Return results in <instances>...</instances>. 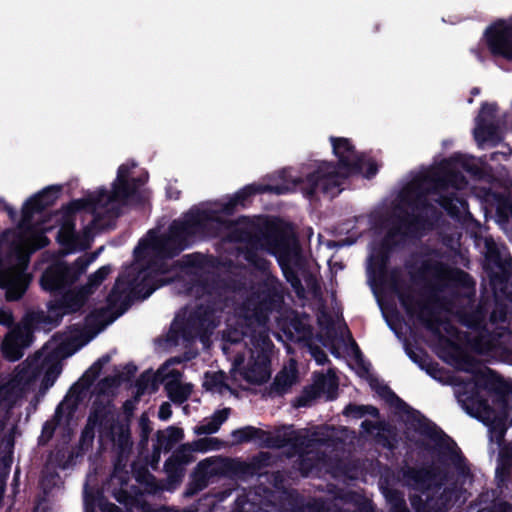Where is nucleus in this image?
<instances>
[{
  "mask_svg": "<svg viewBox=\"0 0 512 512\" xmlns=\"http://www.w3.org/2000/svg\"><path fill=\"white\" fill-rule=\"evenodd\" d=\"M420 428L423 435L444 449L439 451V461L445 464L446 459L449 460L453 471H441L438 479L433 466L404 468L402 476L406 485L421 494L410 498L413 509L415 512H448L454 506L462 508L470 496L465 485L473 479L467 459L436 424L424 422Z\"/></svg>",
  "mask_w": 512,
  "mask_h": 512,
  "instance_id": "f257e3e1",
  "label": "nucleus"
},
{
  "mask_svg": "<svg viewBox=\"0 0 512 512\" xmlns=\"http://www.w3.org/2000/svg\"><path fill=\"white\" fill-rule=\"evenodd\" d=\"M330 141L337 162H317L312 171L294 181L310 201L318 200L320 196L336 197L342 191L345 180L362 172L363 157L357 153L350 139L332 136Z\"/></svg>",
  "mask_w": 512,
  "mask_h": 512,
  "instance_id": "f03ea898",
  "label": "nucleus"
},
{
  "mask_svg": "<svg viewBox=\"0 0 512 512\" xmlns=\"http://www.w3.org/2000/svg\"><path fill=\"white\" fill-rule=\"evenodd\" d=\"M467 181L460 172L446 173H419L407 183L401 193L400 199L410 208L430 213L438 218L437 208L427 198L428 194H439L435 202L443 208L453 219L461 217V209L468 208L465 198L456 192L444 193L448 188L460 189Z\"/></svg>",
  "mask_w": 512,
  "mask_h": 512,
  "instance_id": "7ed1b4c3",
  "label": "nucleus"
},
{
  "mask_svg": "<svg viewBox=\"0 0 512 512\" xmlns=\"http://www.w3.org/2000/svg\"><path fill=\"white\" fill-rule=\"evenodd\" d=\"M428 275L433 277V281L427 283L425 301L417 303V320L431 333L440 334L442 320L437 310V306L441 304L439 293L446 286L474 291L476 283L468 272L431 258L422 260L418 270L410 272V278L414 283L425 282Z\"/></svg>",
  "mask_w": 512,
  "mask_h": 512,
  "instance_id": "20e7f679",
  "label": "nucleus"
},
{
  "mask_svg": "<svg viewBox=\"0 0 512 512\" xmlns=\"http://www.w3.org/2000/svg\"><path fill=\"white\" fill-rule=\"evenodd\" d=\"M206 212L200 209H190L182 220H174L165 235H152L149 239H141L134 248L136 259L144 257L146 250H152L157 267L166 269L163 262L177 257L189 247V240L197 234H203V222L208 220Z\"/></svg>",
  "mask_w": 512,
  "mask_h": 512,
  "instance_id": "39448f33",
  "label": "nucleus"
},
{
  "mask_svg": "<svg viewBox=\"0 0 512 512\" xmlns=\"http://www.w3.org/2000/svg\"><path fill=\"white\" fill-rule=\"evenodd\" d=\"M208 214V220L203 222V234L217 237L226 232L224 239L229 243H241L243 247L266 244L267 251L276 243L269 234L274 232L276 239H279L285 230L277 221H268L261 228H256L250 223L234 222L224 218L216 210H201Z\"/></svg>",
  "mask_w": 512,
  "mask_h": 512,
  "instance_id": "423d86ee",
  "label": "nucleus"
},
{
  "mask_svg": "<svg viewBox=\"0 0 512 512\" xmlns=\"http://www.w3.org/2000/svg\"><path fill=\"white\" fill-rule=\"evenodd\" d=\"M492 304L490 298L481 297L475 306L457 313L459 323L476 333L469 344L473 351L481 355L502 349L509 343L512 335L509 327L497 326L492 330L488 328V314Z\"/></svg>",
  "mask_w": 512,
  "mask_h": 512,
  "instance_id": "0eeeda50",
  "label": "nucleus"
},
{
  "mask_svg": "<svg viewBox=\"0 0 512 512\" xmlns=\"http://www.w3.org/2000/svg\"><path fill=\"white\" fill-rule=\"evenodd\" d=\"M424 212L412 213L401 210V213L393 214L389 220L390 226L379 245L394 252L396 248L404 245L407 239L421 237L425 230L432 227V222Z\"/></svg>",
  "mask_w": 512,
  "mask_h": 512,
  "instance_id": "6e6552de",
  "label": "nucleus"
},
{
  "mask_svg": "<svg viewBox=\"0 0 512 512\" xmlns=\"http://www.w3.org/2000/svg\"><path fill=\"white\" fill-rule=\"evenodd\" d=\"M89 261L83 257H78L73 263L69 264L63 259L53 260L42 272L39 284L43 291L50 293L54 297L72 288V286L85 273Z\"/></svg>",
  "mask_w": 512,
  "mask_h": 512,
  "instance_id": "1a4fd4ad",
  "label": "nucleus"
},
{
  "mask_svg": "<svg viewBox=\"0 0 512 512\" xmlns=\"http://www.w3.org/2000/svg\"><path fill=\"white\" fill-rule=\"evenodd\" d=\"M58 296L48 303L47 313L37 311L30 314L32 324L44 331H51L61 323L65 315L79 312L87 302V294L81 289L70 288Z\"/></svg>",
  "mask_w": 512,
  "mask_h": 512,
  "instance_id": "9d476101",
  "label": "nucleus"
},
{
  "mask_svg": "<svg viewBox=\"0 0 512 512\" xmlns=\"http://www.w3.org/2000/svg\"><path fill=\"white\" fill-rule=\"evenodd\" d=\"M126 276L122 272L106 297L107 306L91 311L85 318L87 325L99 330L123 315L132 304L130 289H126Z\"/></svg>",
  "mask_w": 512,
  "mask_h": 512,
  "instance_id": "9b49d317",
  "label": "nucleus"
},
{
  "mask_svg": "<svg viewBox=\"0 0 512 512\" xmlns=\"http://www.w3.org/2000/svg\"><path fill=\"white\" fill-rule=\"evenodd\" d=\"M458 397L468 414L481 419L489 426L492 438L497 442L503 441L509 415L497 414L495 408L489 405L488 400L480 394L476 386H473L470 391L459 393Z\"/></svg>",
  "mask_w": 512,
  "mask_h": 512,
  "instance_id": "f8f14e48",
  "label": "nucleus"
},
{
  "mask_svg": "<svg viewBox=\"0 0 512 512\" xmlns=\"http://www.w3.org/2000/svg\"><path fill=\"white\" fill-rule=\"evenodd\" d=\"M63 211V216L69 218H74L76 213L80 211L89 212L93 215V219L84 229L85 234L90 231L103 232L113 229L116 219L121 215V209L119 208L106 209V213H103L96 192L70 201L63 207Z\"/></svg>",
  "mask_w": 512,
  "mask_h": 512,
  "instance_id": "ddd939ff",
  "label": "nucleus"
},
{
  "mask_svg": "<svg viewBox=\"0 0 512 512\" xmlns=\"http://www.w3.org/2000/svg\"><path fill=\"white\" fill-rule=\"evenodd\" d=\"M63 211V216L69 218H74L76 213L80 211L89 212L93 215V219L84 229L85 234L90 231L103 232L113 229L116 219L121 215V209L119 208L106 209V213H103L96 192L70 201L63 207Z\"/></svg>",
  "mask_w": 512,
  "mask_h": 512,
  "instance_id": "4468645a",
  "label": "nucleus"
},
{
  "mask_svg": "<svg viewBox=\"0 0 512 512\" xmlns=\"http://www.w3.org/2000/svg\"><path fill=\"white\" fill-rule=\"evenodd\" d=\"M223 308L224 302L221 296L209 295L189 314L184 327V335L201 339L208 337L218 326L217 314L222 312Z\"/></svg>",
  "mask_w": 512,
  "mask_h": 512,
  "instance_id": "2eb2a0df",
  "label": "nucleus"
},
{
  "mask_svg": "<svg viewBox=\"0 0 512 512\" xmlns=\"http://www.w3.org/2000/svg\"><path fill=\"white\" fill-rule=\"evenodd\" d=\"M484 269L487 272L490 285L495 294L500 293L507 299H512L508 292L509 280L512 278V258H503L493 239L485 240Z\"/></svg>",
  "mask_w": 512,
  "mask_h": 512,
  "instance_id": "dca6fc26",
  "label": "nucleus"
},
{
  "mask_svg": "<svg viewBox=\"0 0 512 512\" xmlns=\"http://www.w3.org/2000/svg\"><path fill=\"white\" fill-rule=\"evenodd\" d=\"M253 344L255 350L251 351L247 364L240 370V375L249 384L261 385L271 376V351L274 344L264 334L255 337Z\"/></svg>",
  "mask_w": 512,
  "mask_h": 512,
  "instance_id": "f3484780",
  "label": "nucleus"
},
{
  "mask_svg": "<svg viewBox=\"0 0 512 512\" xmlns=\"http://www.w3.org/2000/svg\"><path fill=\"white\" fill-rule=\"evenodd\" d=\"M10 254L15 256L23 265L7 267L0 275V289L5 292V298L9 302L19 301L23 298L32 280V276L26 271L28 258L22 253L19 246L11 248Z\"/></svg>",
  "mask_w": 512,
  "mask_h": 512,
  "instance_id": "a211bd4d",
  "label": "nucleus"
},
{
  "mask_svg": "<svg viewBox=\"0 0 512 512\" xmlns=\"http://www.w3.org/2000/svg\"><path fill=\"white\" fill-rule=\"evenodd\" d=\"M269 238H272L276 243L268 252L276 257L286 281L295 292H303L302 281L295 269V266L299 263V252L291 246L288 234L284 232L279 239H275L277 238L275 233L271 232Z\"/></svg>",
  "mask_w": 512,
  "mask_h": 512,
  "instance_id": "6ab92c4d",
  "label": "nucleus"
},
{
  "mask_svg": "<svg viewBox=\"0 0 512 512\" xmlns=\"http://www.w3.org/2000/svg\"><path fill=\"white\" fill-rule=\"evenodd\" d=\"M483 39L492 57L512 62V16L490 24L484 31Z\"/></svg>",
  "mask_w": 512,
  "mask_h": 512,
  "instance_id": "aec40b11",
  "label": "nucleus"
},
{
  "mask_svg": "<svg viewBox=\"0 0 512 512\" xmlns=\"http://www.w3.org/2000/svg\"><path fill=\"white\" fill-rule=\"evenodd\" d=\"M166 271L167 269L157 267L155 261H149L148 265L141 269L132 267L123 272L127 277L126 289H130L133 298L144 300L159 287L155 284L152 273L163 274Z\"/></svg>",
  "mask_w": 512,
  "mask_h": 512,
  "instance_id": "412c9836",
  "label": "nucleus"
},
{
  "mask_svg": "<svg viewBox=\"0 0 512 512\" xmlns=\"http://www.w3.org/2000/svg\"><path fill=\"white\" fill-rule=\"evenodd\" d=\"M231 436L239 444L260 441L263 447L273 449H281L288 445L296 446L300 440V437L288 433L271 435L269 432L254 426L235 429L231 432Z\"/></svg>",
  "mask_w": 512,
  "mask_h": 512,
  "instance_id": "4be33fe9",
  "label": "nucleus"
},
{
  "mask_svg": "<svg viewBox=\"0 0 512 512\" xmlns=\"http://www.w3.org/2000/svg\"><path fill=\"white\" fill-rule=\"evenodd\" d=\"M289 191L290 188L285 184H249L237 191L227 202L223 203L218 212L224 215H233L238 206L246 207L251 202V198L257 194L284 195Z\"/></svg>",
  "mask_w": 512,
  "mask_h": 512,
  "instance_id": "5701e85b",
  "label": "nucleus"
},
{
  "mask_svg": "<svg viewBox=\"0 0 512 512\" xmlns=\"http://www.w3.org/2000/svg\"><path fill=\"white\" fill-rule=\"evenodd\" d=\"M142 184L141 178L133 177L130 180L114 181L111 191L106 188L96 191L103 213H106V209L118 208L117 206H110V204H125L130 198L136 196Z\"/></svg>",
  "mask_w": 512,
  "mask_h": 512,
  "instance_id": "b1692460",
  "label": "nucleus"
},
{
  "mask_svg": "<svg viewBox=\"0 0 512 512\" xmlns=\"http://www.w3.org/2000/svg\"><path fill=\"white\" fill-rule=\"evenodd\" d=\"M61 191V186L52 185L27 199L22 206L21 223L23 225L31 223L35 214L41 213L53 206L59 198Z\"/></svg>",
  "mask_w": 512,
  "mask_h": 512,
  "instance_id": "393cba45",
  "label": "nucleus"
},
{
  "mask_svg": "<svg viewBox=\"0 0 512 512\" xmlns=\"http://www.w3.org/2000/svg\"><path fill=\"white\" fill-rule=\"evenodd\" d=\"M257 309L264 313H271L276 310L283 302L282 284L277 277L268 274L266 278L259 283L256 292Z\"/></svg>",
  "mask_w": 512,
  "mask_h": 512,
  "instance_id": "a878e982",
  "label": "nucleus"
},
{
  "mask_svg": "<svg viewBox=\"0 0 512 512\" xmlns=\"http://www.w3.org/2000/svg\"><path fill=\"white\" fill-rule=\"evenodd\" d=\"M268 458L266 453H260L253 457L250 462L239 461L231 458H218L215 462L219 475H233L239 478L251 477L260 471L266 465L264 462Z\"/></svg>",
  "mask_w": 512,
  "mask_h": 512,
  "instance_id": "bb28decb",
  "label": "nucleus"
},
{
  "mask_svg": "<svg viewBox=\"0 0 512 512\" xmlns=\"http://www.w3.org/2000/svg\"><path fill=\"white\" fill-rule=\"evenodd\" d=\"M485 389L492 395V402L497 414L510 415L512 400V386L498 376L487 377Z\"/></svg>",
  "mask_w": 512,
  "mask_h": 512,
  "instance_id": "cd10ccee",
  "label": "nucleus"
},
{
  "mask_svg": "<svg viewBox=\"0 0 512 512\" xmlns=\"http://www.w3.org/2000/svg\"><path fill=\"white\" fill-rule=\"evenodd\" d=\"M380 282L388 284L390 290L398 297V300L401 306L406 311L407 315L417 316V313L419 311L417 303L420 300L415 301L414 296L403 289L404 282L401 277V271L398 267L391 269L389 272L387 271V276L384 278L383 281Z\"/></svg>",
  "mask_w": 512,
  "mask_h": 512,
  "instance_id": "c85d7f7f",
  "label": "nucleus"
},
{
  "mask_svg": "<svg viewBox=\"0 0 512 512\" xmlns=\"http://www.w3.org/2000/svg\"><path fill=\"white\" fill-rule=\"evenodd\" d=\"M216 475H219V471L213 458L201 460L191 474L185 495L192 497L198 494L208 486L209 479Z\"/></svg>",
  "mask_w": 512,
  "mask_h": 512,
  "instance_id": "c756f323",
  "label": "nucleus"
},
{
  "mask_svg": "<svg viewBox=\"0 0 512 512\" xmlns=\"http://www.w3.org/2000/svg\"><path fill=\"white\" fill-rule=\"evenodd\" d=\"M114 404L112 400L96 398L91 406L86 423L113 432L115 426Z\"/></svg>",
  "mask_w": 512,
  "mask_h": 512,
  "instance_id": "7c9ffc66",
  "label": "nucleus"
},
{
  "mask_svg": "<svg viewBox=\"0 0 512 512\" xmlns=\"http://www.w3.org/2000/svg\"><path fill=\"white\" fill-rule=\"evenodd\" d=\"M326 385L327 379L324 375H321L313 385L303 388L301 394L295 398L293 405L297 408L309 406L313 400L320 396ZM337 390L338 384L334 381H330L328 383L327 398L330 400L335 399L337 396Z\"/></svg>",
  "mask_w": 512,
  "mask_h": 512,
  "instance_id": "2f4dec72",
  "label": "nucleus"
},
{
  "mask_svg": "<svg viewBox=\"0 0 512 512\" xmlns=\"http://www.w3.org/2000/svg\"><path fill=\"white\" fill-rule=\"evenodd\" d=\"M473 136L479 146L488 143L495 147L499 145L503 140L499 125L496 122L476 123V126L473 130Z\"/></svg>",
  "mask_w": 512,
  "mask_h": 512,
  "instance_id": "473e14b6",
  "label": "nucleus"
},
{
  "mask_svg": "<svg viewBox=\"0 0 512 512\" xmlns=\"http://www.w3.org/2000/svg\"><path fill=\"white\" fill-rule=\"evenodd\" d=\"M288 339L293 342H307L312 339V327L298 314L292 317L283 329Z\"/></svg>",
  "mask_w": 512,
  "mask_h": 512,
  "instance_id": "72a5a7b5",
  "label": "nucleus"
},
{
  "mask_svg": "<svg viewBox=\"0 0 512 512\" xmlns=\"http://www.w3.org/2000/svg\"><path fill=\"white\" fill-rule=\"evenodd\" d=\"M393 251L378 246L370 257L369 273L375 279L383 281L387 276L388 265Z\"/></svg>",
  "mask_w": 512,
  "mask_h": 512,
  "instance_id": "f704fd0d",
  "label": "nucleus"
},
{
  "mask_svg": "<svg viewBox=\"0 0 512 512\" xmlns=\"http://www.w3.org/2000/svg\"><path fill=\"white\" fill-rule=\"evenodd\" d=\"M512 476V444L503 447L497 459L495 478L499 487L506 485Z\"/></svg>",
  "mask_w": 512,
  "mask_h": 512,
  "instance_id": "c9c22d12",
  "label": "nucleus"
},
{
  "mask_svg": "<svg viewBox=\"0 0 512 512\" xmlns=\"http://www.w3.org/2000/svg\"><path fill=\"white\" fill-rule=\"evenodd\" d=\"M260 249L267 250L266 244L254 245L253 247H240L238 253L243 256L244 260L254 269L266 273L270 268V261L259 254Z\"/></svg>",
  "mask_w": 512,
  "mask_h": 512,
  "instance_id": "e433bc0d",
  "label": "nucleus"
},
{
  "mask_svg": "<svg viewBox=\"0 0 512 512\" xmlns=\"http://www.w3.org/2000/svg\"><path fill=\"white\" fill-rule=\"evenodd\" d=\"M38 329L34 324H32L30 320V315L28 316L27 322L22 325H16L10 329L7 335L14 340L15 344L21 345V347L25 350L28 348L33 340L34 334L33 330ZM42 328H39L41 330Z\"/></svg>",
  "mask_w": 512,
  "mask_h": 512,
  "instance_id": "4c0bfd02",
  "label": "nucleus"
},
{
  "mask_svg": "<svg viewBox=\"0 0 512 512\" xmlns=\"http://www.w3.org/2000/svg\"><path fill=\"white\" fill-rule=\"evenodd\" d=\"M38 329L34 324H32L30 320V315L28 316L27 322L22 325H16L10 329L7 335L14 340L15 344L21 345V347L25 350L28 348L33 340L34 334L33 330ZM42 328H39L41 330Z\"/></svg>",
  "mask_w": 512,
  "mask_h": 512,
  "instance_id": "58836bf2",
  "label": "nucleus"
},
{
  "mask_svg": "<svg viewBox=\"0 0 512 512\" xmlns=\"http://www.w3.org/2000/svg\"><path fill=\"white\" fill-rule=\"evenodd\" d=\"M371 388L390 406H394L400 411L408 408L407 403L402 400L388 385L379 383L375 378L370 381Z\"/></svg>",
  "mask_w": 512,
  "mask_h": 512,
  "instance_id": "ea45409f",
  "label": "nucleus"
},
{
  "mask_svg": "<svg viewBox=\"0 0 512 512\" xmlns=\"http://www.w3.org/2000/svg\"><path fill=\"white\" fill-rule=\"evenodd\" d=\"M111 361V355L106 353L98 358L82 375L77 383L72 387L74 389L78 384L83 388H89L95 380L100 376L103 367Z\"/></svg>",
  "mask_w": 512,
  "mask_h": 512,
  "instance_id": "a19ab883",
  "label": "nucleus"
},
{
  "mask_svg": "<svg viewBox=\"0 0 512 512\" xmlns=\"http://www.w3.org/2000/svg\"><path fill=\"white\" fill-rule=\"evenodd\" d=\"M24 396V388L19 382H9L0 387V402L8 408L14 407Z\"/></svg>",
  "mask_w": 512,
  "mask_h": 512,
  "instance_id": "79ce46f5",
  "label": "nucleus"
},
{
  "mask_svg": "<svg viewBox=\"0 0 512 512\" xmlns=\"http://www.w3.org/2000/svg\"><path fill=\"white\" fill-rule=\"evenodd\" d=\"M156 438L158 444L163 446L164 451L169 452L175 444L184 438V431L182 428L169 426L165 432L157 431Z\"/></svg>",
  "mask_w": 512,
  "mask_h": 512,
  "instance_id": "37998d69",
  "label": "nucleus"
},
{
  "mask_svg": "<svg viewBox=\"0 0 512 512\" xmlns=\"http://www.w3.org/2000/svg\"><path fill=\"white\" fill-rule=\"evenodd\" d=\"M388 427H380L374 435L377 444L390 451H394L398 446V433L395 426L387 422Z\"/></svg>",
  "mask_w": 512,
  "mask_h": 512,
  "instance_id": "c03bdc74",
  "label": "nucleus"
},
{
  "mask_svg": "<svg viewBox=\"0 0 512 512\" xmlns=\"http://www.w3.org/2000/svg\"><path fill=\"white\" fill-rule=\"evenodd\" d=\"M169 399L175 404H183L186 402L192 392L190 384H182L178 381H172L165 385Z\"/></svg>",
  "mask_w": 512,
  "mask_h": 512,
  "instance_id": "a18cd8bd",
  "label": "nucleus"
},
{
  "mask_svg": "<svg viewBox=\"0 0 512 512\" xmlns=\"http://www.w3.org/2000/svg\"><path fill=\"white\" fill-rule=\"evenodd\" d=\"M343 415L354 419H360L366 415H370L373 418H379V409L373 405H358L355 403H349L343 410Z\"/></svg>",
  "mask_w": 512,
  "mask_h": 512,
  "instance_id": "49530a36",
  "label": "nucleus"
},
{
  "mask_svg": "<svg viewBox=\"0 0 512 512\" xmlns=\"http://www.w3.org/2000/svg\"><path fill=\"white\" fill-rule=\"evenodd\" d=\"M63 417L62 404H59L55 410L54 421H46L42 426L41 435L38 439L39 445H44L48 443L56 430L57 425L61 421Z\"/></svg>",
  "mask_w": 512,
  "mask_h": 512,
  "instance_id": "de8ad7c7",
  "label": "nucleus"
},
{
  "mask_svg": "<svg viewBox=\"0 0 512 512\" xmlns=\"http://www.w3.org/2000/svg\"><path fill=\"white\" fill-rule=\"evenodd\" d=\"M24 351L21 345L15 344L14 340L8 335L5 336L1 345V352L6 360L10 362L18 361L23 357Z\"/></svg>",
  "mask_w": 512,
  "mask_h": 512,
  "instance_id": "09e8293b",
  "label": "nucleus"
},
{
  "mask_svg": "<svg viewBox=\"0 0 512 512\" xmlns=\"http://www.w3.org/2000/svg\"><path fill=\"white\" fill-rule=\"evenodd\" d=\"M95 428L96 427L88 423L85 424L77 444V455H83L92 448L95 438Z\"/></svg>",
  "mask_w": 512,
  "mask_h": 512,
  "instance_id": "8fccbe9b",
  "label": "nucleus"
},
{
  "mask_svg": "<svg viewBox=\"0 0 512 512\" xmlns=\"http://www.w3.org/2000/svg\"><path fill=\"white\" fill-rule=\"evenodd\" d=\"M483 498H488V494H480L478 498L479 504H471L470 510L477 509V512H512V504L506 501L493 502L491 505L480 507Z\"/></svg>",
  "mask_w": 512,
  "mask_h": 512,
  "instance_id": "3c124183",
  "label": "nucleus"
},
{
  "mask_svg": "<svg viewBox=\"0 0 512 512\" xmlns=\"http://www.w3.org/2000/svg\"><path fill=\"white\" fill-rule=\"evenodd\" d=\"M114 428L117 429L116 443L118 447L122 451L130 449L132 447L130 424L115 422Z\"/></svg>",
  "mask_w": 512,
  "mask_h": 512,
  "instance_id": "603ef678",
  "label": "nucleus"
},
{
  "mask_svg": "<svg viewBox=\"0 0 512 512\" xmlns=\"http://www.w3.org/2000/svg\"><path fill=\"white\" fill-rule=\"evenodd\" d=\"M508 320V308L505 304L494 302V307L490 309L488 314V322L495 327L504 324Z\"/></svg>",
  "mask_w": 512,
  "mask_h": 512,
  "instance_id": "864d4df0",
  "label": "nucleus"
},
{
  "mask_svg": "<svg viewBox=\"0 0 512 512\" xmlns=\"http://www.w3.org/2000/svg\"><path fill=\"white\" fill-rule=\"evenodd\" d=\"M194 451L207 452L221 449L223 442L216 437H204L192 442Z\"/></svg>",
  "mask_w": 512,
  "mask_h": 512,
  "instance_id": "5fc2aeb1",
  "label": "nucleus"
},
{
  "mask_svg": "<svg viewBox=\"0 0 512 512\" xmlns=\"http://www.w3.org/2000/svg\"><path fill=\"white\" fill-rule=\"evenodd\" d=\"M294 383V376L287 372H280L276 375L272 389L278 394H284Z\"/></svg>",
  "mask_w": 512,
  "mask_h": 512,
  "instance_id": "6e6d98bb",
  "label": "nucleus"
},
{
  "mask_svg": "<svg viewBox=\"0 0 512 512\" xmlns=\"http://www.w3.org/2000/svg\"><path fill=\"white\" fill-rule=\"evenodd\" d=\"M497 109H498V107H497L496 103H487V102L482 103L479 113L475 119L476 123L495 122Z\"/></svg>",
  "mask_w": 512,
  "mask_h": 512,
  "instance_id": "4d7b16f0",
  "label": "nucleus"
},
{
  "mask_svg": "<svg viewBox=\"0 0 512 512\" xmlns=\"http://www.w3.org/2000/svg\"><path fill=\"white\" fill-rule=\"evenodd\" d=\"M390 512H404L408 510L403 494L398 490H391L387 495Z\"/></svg>",
  "mask_w": 512,
  "mask_h": 512,
  "instance_id": "13d9d810",
  "label": "nucleus"
},
{
  "mask_svg": "<svg viewBox=\"0 0 512 512\" xmlns=\"http://www.w3.org/2000/svg\"><path fill=\"white\" fill-rule=\"evenodd\" d=\"M193 451L194 449L192 443L182 444L172 453L171 456L185 466L195 460L192 454Z\"/></svg>",
  "mask_w": 512,
  "mask_h": 512,
  "instance_id": "bf43d9fd",
  "label": "nucleus"
},
{
  "mask_svg": "<svg viewBox=\"0 0 512 512\" xmlns=\"http://www.w3.org/2000/svg\"><path fill=\"white\" fill-rule=\"evenodd\" d=\"M224 379L225 375L222 371L219 372H206L205 373V381L203 383V387L207 391H212L215 388L224 387Z\"/></svg>",
  "mask_w": 512,
  "mask_h": 512,
  "instance_id": "052dcab7",
  "label": "nucleus"
},
{
  "mask_svg": "<svg viewBox=\"0 0 512 512\" xmlns=\"http://www.w3.org/2000/svg\"><path fill=\"white\" fill-rule=\"evenodd\" d=\"M111 271L112 267L110 265L101 266L88 277V286L91 288H97L108 277Z\"/></svg>",
  "mask_w": 512,
  "mask_h": 512,
  "instance_id": "680f3d73",
  "label": "nucleus"
},
{
  "mask_svg": "<svg viewBox=\"0 0 512 512\" xmlns=\"http://www.w3.org/2000/svg\"><path fill=\"white\" fill-rule=\"evenodd\" d=\"M41 373V369L39 366L35 365H27L23 366L21 370L17 374V378L19 381H23L25 383H30L35 380Z\"/></svg>",
  "mask_w": 512,
  "mask_h": 512,
  "instance_id": "e2e57ef3",
  "label": "nucleus"
},
{
  "mask_svg": "<svg viewBox=\"0 0 512 512\" xmlns=\"http://www.w3.org/2000/svg\"><path fill=\"white\" fill-rule=\"evenodd\" d=\"M164 469L169 477H180L184 472V465L170 456L164 463Z\"/></svg>",
  "mask_w": 512,
  "mask_h": 512,
  "instance_id": "0e129e2a",
  "label": "nucleus"
},
{
  "mask_svg": "<svg viewBox=\"0 0 512 512\" xmlns=\"http://www.w3.org/2000/svg\"><path fill=\"white\" fill-rule=\"evenodd\" d=\"M136 480L140 484H144L152 491H156L158 488L156 477L145 468H143L141 471H138L136 475Z\"/></svg>",
  "mask_w": 512,
  "mask_h": 512,
  "instance_id": "69168bd1",
  "label": "nucleus"
},
{
  "mask_svg": "<svg viewBox=\"0 0 512 512\" xmlns=\"http://www.w3.org/2000/svg\"><path fill=\"white\" fill-rule=\"evenodd\" d=\"M418 350L419 353L413 351L410 348H406V353L408 357L422 370L430 359V355L422 348H419Z\"/></svg>",
  "mask_w": 512,
  "mask_h": 512,
  "instance_id": "338daca9",
  "label": "nucleus"
},
{
  "mask_svg": "<svg viewBox=\"0 0 512 512\" xmlns=\"http://www.w3.org/2000/svg\"><path fill=\"white\" fill-rule=\"evenodd\" d=\"M60 371H61V369L57 365H52V366L48 367L44 373V376H43V379L41 382V386L43 388L51 387L54 384V382L56 381L57 377L59 376Z\"/></svg>",
  "mask_w": 512,
  "mask_h": 512,
  "instance_id": "774afa93",
  "label": "nucleus"
}]
</instances>
